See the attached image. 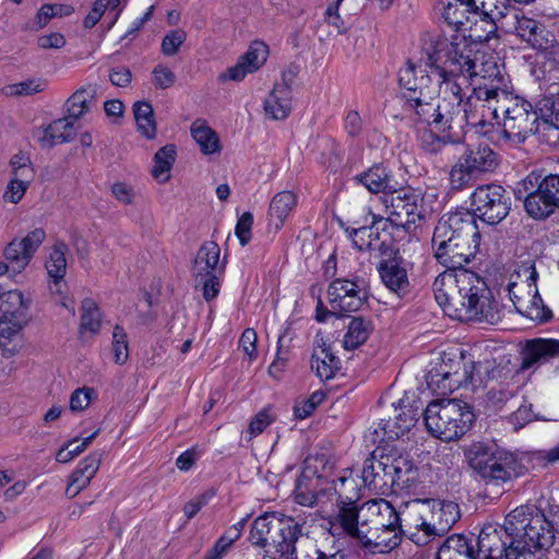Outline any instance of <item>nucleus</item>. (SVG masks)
I'll return each mask as SVG.
<instances>
[{"instance_id": "1", "label": "nucleus", "mask_w": 559, "mask_h": 559, "mask_svg": "<svg viewBox=\"0 0 559 559\" xmlns=\"http://www.w3.org/2000/svg\"><path fill=\"white\" fill-rule=\"evenodd\" d=\"M466 36L437 37L425 49V59L408 60L399 71L404 109L437 131L447 132L463 123L462 102L466 76L462 69L471 62Z\"/></svg>"}, {"instance_id": "2", "label": "nucleus", "mask_w": 559, "mask_h": 559, "mask_svg": "<svg viewBox=\"0 0 559 559\" xmlns=\"http://www.w3.org/2000/svg\"><path fill=\"white\" fill-rule=\"evenodd\" d=\"M466 46L472 50V61L462 69V74L466 76L462 102L463 122L490 136L495 133V126L500 127L498 111L509 80L502 73L497 58L485 51L483 44L466 37Z\"/></svg>"}, {"instance_id": "3", "label": "nucleus", "mask_w": 559, "mask_h": 559, "mask_svg": "<svg viewBox=\"0 0 559 559\" xmlns=\"http://www.w3.org/2000/svg\"><path fill=\"white\" fill-rule=\"evenodd\" d=\"M435 298L444 313L459 321L495 324L502 318V307L484 278L467 270H445L433 282Z\"/></svg>"}, {"instance_id": "4", "label": "nucleus", "mask_w": 559, "mask_h": 559, "mask_svg": "<svg viewBox=\"0 0 559 559\" xmlns=\"http://www.w3.org/2000/svg\"><path fill=\"white\" fill-rule=\"evenodd\" d=\"M479 241L478 226L471 212L448 214L438 222L433 231L435 257L447 270L465 269L464 265L475 258Z\"/></svg>"}, {"instance_id": "5", "label": "nucleus", "mask_w": 559, "mask_h": 559, "mask_svg": "<svg viewBox=\"0 0 559 559\" xmlns=\"http://www.w3.org/2000/svg\"><path fill=\"white\" fill-rule=\"evenodd\" d=\"M523 515L522 509H514L506 516L503 525H484L478 535L476 555L466 538H448L438 551V559H515V554H510L511 540L516 533V522H521Z\"/></svg>"}, {"instance_id": "6", "label": "nucleus", "mask_w": 559, "mask_h": 559, "mask_svg": "<svg viewBox=\"0 0 559 559\" xmlns=\"http://www.w3.org/2000/svg\"><path fill=\"white\" fill-rule=\"evenodd\" d=\"M404 534L416 545L424 546L435 536L448 533L460 520L459 504L450 500L414 499L402 513Z\"/></svg>"}, {"instance_id": "7", "label": "nucleus", "mask_w": 559, "mask_h": 559, "mask_svg": "<svg viewBox=\"0 0 559 559\" xmlns=\"http://www.w3.org/2000/svg\"><path fill=\"white\" fill-rule=\"evenodd\" d=\"M473 407L457 399L430 402L425 411V425L431 436L444 442L461 439L473 426Z\"/></svg>"}, {"instance_id": "8", "label": "nucleus", "mask_w": 559, "mask_h": 559, "mask_svg": "<svg viewBox=\"0 0 559 559\" xmlns=\"http://www.w3.org/2000/svg\"><path fill=\"white\" fill-rule=\"evenodd\" d=\"M503 120L500 127L495 126V133L490 134L491 141L522 143L533 133L540 132V123L537 112L532 110V105L514 96L504 87L501 95V108Z\"/></svg>"}, {"instance_id": "9", "label": "nucleus", "mask_w": 559, "mask_h": 559, "mask_svg": "<svg viewBox=\"0 0 559 559\" xmlns=\"http://www.w3.org/2000/svg\"><path fill=\"white\" fill-rule=\"evenodd\" d=\"M302 534V524L294 518L282 512H265L253 521L250 540L259 547L277 544L282 555H293L295 543Z\"/></svg>"}, {"instance_id": "10", "label": "nucleus", "mask_w": 559, "mask_h": 559, "mask_svg": "<svg viewBox=\"0 0 559 559\" xmlns=\"http://www.w3.org/2000/svg\"><path fill=\"white\" fill-rule=\"evenodd\" d=\"M515 277L508 284V294L516 311L533 321L548 320L550 310L544 306L538 293L535 262L531 259L523 261L515 271Z\"/></svg>"}, {"instance_id": "11", "label": "nucleus", "mask_w": 559, "mask_h": 559, "mask_svg": "<svg viewBox=\"0 0 559 559\" xmlns=\"http://www.w3.org/2000/svg\"><path fill=\"white\" fill-rule=\"evenodd\" d=\"M468 466L487 484L499 485L512 478L513 457L493 442H473L464 449Z\"/></svg>"}, {"instance_id": "12", "label": "nucleus", "mask_w": 559, "mask_h": 559, "mask_svg": "<svg viewBox=\"0 0 559 559\" xmlns=\"http://www.w3.org/2000/svg\"><path fill=\"white\" fill-rule=\"evenodd\" d=\"M518 509H522L524 515L521 522H516L510 554H515V559H534V551L552 544V527L545 514L538 510L525 506Z\"/></svg>"}, {"instance_id": "13", "label": "nucleus", "mask_w": 559, "mask_h": 559, "mask_svg": "<svg viewBox=\"0 0 559 559\" xmlns=\"http://www.w3.org/2000/svg\"><path fill=\"white\" fill-rule=\"evenodd\" d=\"M381 210L371 207L369 215L372 223L382 221L391 225L411 230L423 218L421 199L412 190H396L381 198Z\"/></svg>"}, {"instance_id": "14", "label": "nucleus", "mask_w": 559, "mask_h": 559, "mask_svg": "<svg viewBox=\"0 0 559 559\" xmlns=\"http://www.w3.org/2000/svg\"><path fill=\"white\" fill-rule=\"evenodd\" d=\"M497 166V156L488 146L466 148L453 164L449 180L452 189L462 190L471 186L480 175Z\"/></svg>"}, {"instance_id": "15", "label": "nucleus", "mask_w": 559, "mask_h": 559, "mask_svg": "<svg viewBox=\"0 0 559 559\" xmlns=\"http://www.w3.org/2000/svg\"><path fill=\"white\" fill-rule=\"evenodd\" d=\"M476 366L474 362H464L462 359H442L427 371L426 382L428 388L437 394L444 395L463 385L475 386Z\"/></svg>"}, {"instance_id": "16", "label": "nucleus", "mask_w": 559, "mask_h": 559, "mask_svg": "<svg viewBox=\"0 0 559 559\" xmlns=\"http://www.w3.org/2000/svg\"><path fill=\"white\" fill-rule=\"evenodd\" d=\"M472 205L475 218L478 216L483 222L496 225L509 214L511 200L501 186L486 185L473 192Z\"/></svg>"}, {"instance_id": "17", "label": "nucleus", "mask_w": 559, "mask_h": 559, "mask_svg": "<svg viewBox=\"0 0 559 559\" xmlns=\"http://www.w3.org/2000/svg\"><path fill=\"white\" fill-rule=\"evenodd\" d=\"M46 237L45 229L37 227L22 237H14L4 246L2 257L14 273H22L28 266Z\"/></svg>"}, {"instance_id": "18", "label": "nucleus", "mask_w": 559, "mask_h": 559, "mask_svg": "<svg viewBox=\"0 0 559 559\" xmlns=\"http://www.w3.org/2000/svg\"><path fill=\"white\" fill-rule=\"evenodd\" d=\"M439 5L444 21L457 31L471 29L472 25L477 23V17L486 21L487 17L493 20L504 15L501 10L496 14L493 11L491 14L479 12L475 0H440Z\"/></svg>"}, {"instance_id": "19", "label": "nucleus", "mask_w": 559, "mask_h": 559, "mask_svg": "<svg viewBox=\"0 0 559 559\" xmlns=\"http://www.w3.org/2000/svg\"><path fill=\"white\" fill-rule=\"evenodd\" d=\"M403 510L396 512L393 506L385 499H373L361 504L362 525L369 530H382L383 527H400L404 533L402 520Z\"/></svg>"}, {"instance_id": "20", "label": "nucleus", "mask_w": 559, "mask_h": 559, "mask_svg": "<svg viewBox=\"0 0 559 559\" xmlns=\"http://www.w3.org/2000/svg\"><path fill=\"white\" fill-rule=\"evenodd\" d=\"M388 481L401 489L415 490L424 483V471L407 456L386 455Z\"/></svg>"}, {"instance_id": "21", "label": "nucleus", "mask_w": 559, "mask_h": 559, "mask_svg": "<svg viewBox=\"0 0 559 559\" xmlns=\"http://www.w3.org/2000/svg\"><path fill=\"white\" fill-rule=\"evenodd\" d=\"M328 300L335 312H354L364 302V294L354 281L337 278L328 289Z\"/></svg>"}, {"instance_id": "22", "label": "nucleus", "mask_w": 559, "mask_h": 559, "mask_svg": "<svg viewBox=\"0 0 559 559\" xmlns=\"http://www.w3.org/2000/svg\"><path fill=\"white\" fill-rule=\"evenodd\" d=\"M267 56L269 47L263 41L255 40L251 43L238 62L222 74V79L241 81L247 74L258 71L265 63Z\"/></svg>"}, {"instance_id": "23", "label": "nucleus", "mask_w": 559, "mask_h": 559, "mask_svg": "<svg viewBox=\"0 0 559 559\" xmlns=\"http://www.w3.org/2000/svg\"><path fill=\"white\" fill-rule=\"evenodd\" d=\"M378 272L383 285L399 297L408 293L409 281L405 261L401 257L382 260Z\"/></svg>"}, {"instance_id": "24", "label": "nucleus", "mask_w": 559, "mask_h": 559, "mask_svg": "<svg viewBox=\"0 0 559 559\" xmlns=\"http://www.w3.org/2000/svg\"><path fill=\"white\" fill-rule=\"evenodd\" d=\"M361 506L357 508L356 502L340 503L336 516L330 522L331 533L333 535H348L360 542V531H365L362 525Z\"/></svg>"}, {"instance_id": "25", "label": "nucleus", "mask_w": 559, "mask_h": 559, "mask_svg": "<svg viewBox=\"0 0 559 559\" xmlns=\"http://www.w3.org/2000/svg\"><path fill=\"white\" fill-rule=\"evenodd\" d=\"M559 357V341L555 338H534L526 342L522 352V369H530Z\"/></svg>"}, {"instance_id": "26", "label": "nucleus", "mask_w": 559, "mask_h": 559, "mask_svg": "<svg viewBox=\"0 0 559 559\" xmlns=\"http://www.w3.org/2000/svg\"><path fill=\"white\" fill-rule=\"evenodd\" d=\"M75 135V128L70 118L56 119L49 124L39 127L34 136L44 148H50L55 145L70 142Z\"/></svg>"}, {"instance_id": "27", "label": "nucleus", "mask_w": 559, "mask_h": 559, "mask_svg": "<svg viewBox=\"0 0 559 559\" xmlns=\"http://www.w3.org/2000/svg\"><path fill=\"white\" fill-rule=\"evenodd\" d=\"M323 485L324 480L321 477H310L304 473L295 486V501L308 508L321 507L324 503V498L328 496Z\"/></svg>"}, {"instance_id": "28", "label": "nucleus", "mask_w": 559, "mask_h": 559, "mask_svg": "<svg viewBox=\"0 0 559 559\" xmlns=\"http://www.w3.org/2000/svg\"><path fill=\"white\" fill-rule=\"evenodd\" d=\"M102 462L99 453H92L84 457L69 477L66 495L69 498L76 497L85 489L96 475Z\"/></svg>"}, {"instance_id": "29", "label": "nucleus", "mask_w": 559, "mask_h": 559, "mask_svg": "<svg viewBox=\"0 0 559 559\" xmlns=\"http://www.w3.org/2000/svg\"><path fill=\"white\" fill-rule=\"evenodd\" d=\"M311 357V369L321 380L332 379L340 369V359L331 352L330 345L317 334Z\"/></svg>"}, {"instance_id": "30", "label": "nucleus", "mask_w": 559, "mask_h": 559, "mask_svg": "<svg viewBox=\"0 0 559 559\" xmlns=\"http://www.w3.org/2000/svg\"><path fill=\"white\" fill-rule=\"evenodd\" d=\"M399 406L402 412L395 417V420L393 423L390 420L385 421L382 427H380L381 432L376 430V433L381 441L399 439L404 436L405 432L409 431L416 424L418 419L417 411L412 406L406 405L404 399L399 401Z\"/></svg>"}, {"instance_id": "31", "label": "nucleus", "mask_w": 559, "mask_h": 559, "mask_svg": "<svg viewBox=\"0 0 559 559\" xmlns=\"http://www.w3.org/2000/svg\"><path fill=\"white\" fill-rule=\"evenodd\" d=\"M31 298L20 289L4 290L0 286V317L3 321L25 320Z\"/></svg>"}, {"instance_id": "32", "label": "nucleus", "mask_w": 559, "mask_h": 559, "mask_svg": "<svg viewBox=\"0 0 559 559\" xmlns=\"http://www.w3.org/2000/svg\"><path fill=\"white\" fill-rule=\"evenodd\" d=\"M371 193H384V195L395 192L396 182L394 181L388 168L381 164L370 167L355 178Z\"/></svg>"}, {"instance_id": "33", "label": "nucleus", "mask_w": 559, "mask_h": 559, "mask_svg": "<svg viewBox=\"0 0 559 559\" xmlns=\"http://www.w3.org/2000/svg\"><path fill=\"white\" fill-rule=\"evenodd\" d=\"M400 527H383L382 530L360 531V543L372 551L389 552L394 549L401 542L399 530Z\"/></svg>"}, {"instance_id": "34", "label": "nucleus", "mask_w": 559, "mask_h": 559, "mask_svg": "<svg viewBox=\"0 0 559 559\" xmlns=\"http://www.w3.org/2000/svg\"><path fill=\"white\" fill-rule=\"evenodd\" d=\"M516 34L535 49H547L549 39L548 31L539 22L532 17L515 15Z\"/></svg>"}, {"instance_id": "35", "label": "nucleus", "mask_w": 559, "mask_h": 559, "mask_svg": "<svg viewBox=\"0 0 559 559\" xmlns=\"http://www.w3.org/2000/svg\"><path fill=\"white\" fill-rule=\"evenodd\" d=\"M25 320L2 321L0 324V349L4 357L16 355L24 346Z\"/></svg>"}, {"instance_id": "36", "label": "nucleus", "mask_w": 559, "mask_h": 559, "mask_svg": "<svg viewBox=\"0 0 559 559\" xmlns=\"http://www.w3.org/2000/svg\"><path fill=\"white\" fill-rule=\"evenodd\" d=\"M296 204L297 197L292 191H282L275 194L269 207V225L276 230L281 229Z\"/></svg>"}, {"instance_id": "37", "label": "nucleus", "mask_w": 559, "mask_h": 559, "mask_svg": "<svg viewBox=\"0 0 559 559\" xmlns=\"http://www.w3.org/2000/svg\"><path fill=\"white\" fill-rule=\"evenodd\" d=\"M292 109V91L287 85H275L264 102L267 117L274 120L285 119Z\"/></svg>"}, {"instance_id": "38", "label": "nucleus", "mask_w": 559, "mask_h": 559, "mask_svg": "<svg viewBox=\"0 0 559 559\" xmlns=\"http://www.w3.org/2000/svg\"><path fill=\"white\" fill-rule=\"evenodd\" d=\"M96 94L97 87L91 84L75 91L67 100V118L73 121L88 112L95 105Z\"/></svg>"}, {"instance_id": "39", "label": "nucleus", "mask_w": 559, "mask_h": 559, "mask_svg": "<svg viewBox=\"0 0 559 559\" xmlns=\"http://www.w3.org/2000/svg\"><path fill=\"white\" fill-rule=\"evenodd\" d=\"M221 249L214 241L203 243L198 250L193 271L197 277L214 274L219 267Z\"/></svg>"}, {"instance_id": "40", "label": "nucleus", "mask_w": 559, "mask_h": 559, "mask_svg": "<svg viewBox=\"0 0 559 559\" xmlns=\"http://www.w3.org/2000/svg\"><path fill=\"white\" fill-rule=\"evenodd\" d=\"M384 463H386V455L381 456L380 460L369 457L365 461L361 473V480L365 487L378 490L389 483L388 468L384 466Z\"/></svg>"}, {"instance_id": "41", "label": "nucleus", "mask_w": 559, "mask_h": 559, "mask_svg": "<svg viewBox=\"0 0 559 559\" xmlns=\"http://www.w3.org/2000/svg\"><path fill=\"white\" fill-rule=\"evenodd\" d=\"M176 156L177 150L174 144H167L155 153L151 175L157 182L166 183L170 179V170Z\"/></svg>"}, {"instance_id": "42", "label": "nucleus", "mask_w": 559, "mask_h": 559, "mask_svg": "<svg viewBox=\"0 0 559 559\" xmlns=\"http://www.w3.org/2000/svg\"><path fill=\"white\" fill-rule=\"evenodd\" d=\"M550 197L538 185L524 200V209L527 215L534 219H545L557 209L550 201Z\"/></svg>"}, {"instance_id": "43", "label": "nucleus", "mask_w": 559, "mask_h": 559, "mask_svg": "<svg viewBox=\"0 0 559 559\" xmlns=\"http://www.w3.org/2000/svg\"><path fill=\"white\" fill-rule=\"evenodd\" d=\"M102 326V314L96 301L92 298L83 299L81 304V336H93L97 334Z\"/></svg>"}, {"instance_id": "44", "label": "nucleus", "mask_w": 559, "mask_h": 559, "mask_svg": "<svg viewBox=\"0 0 559 559\" xmlns=\"http://www.w3.org/2000/svg\"><path fill=\"white\" fill-rule=\"evenodd\" d=\"M191 135L203 154L210 155L221 151L219 139L216 132L204 121L197 120L192 123Z\"/></svg>"}, {"instance_id": "45", "label": "nucleus", "mask_w": 559, "mask_h": 559, "mask_svg": "<svg viewBox=\"0 0 559 559\" xmlns=\"http://www.w3.org/2000/svg\"><path fill=\"white\" fill-rule=\"evenodd\" d=\"M537 116L540 130L559 129V94L544 96L537 104Z\"/></svg>"}, {"instance_id": "46", "label": "nucleus", "mask_w": 559, "mask_h": 559, "mask_svg": "<svg viewBox=\"0 0 559 559\" xmlns=\"http://www.w3.org/2000/svg\"><path fill=\"white\" fill-rule=\"evenodd\" d=\"M334 492L338 496L340 503L356 502L359 499L360 486L349 468L343 469L333 481Z\"/></svg>"}, {"instance_id": "47", "label": "nucleus", "mask_w": 559, "mask_h": 559, "mask_svg": "<svg viewBox=\"0 0 559 559\" xmlns=\"http://www.w3.org/2000/svg\"><path fill=\"white\" fill-rule=\"evenodd\" d=\"M372 331L370 321L362 318H353L347 325V331L343 338V345L346 349H355L362 345Z\"/></svg>"}, {"instance_id": "48", "label": "nucleus", "mask_w": 559, "mask_h": 559, "mask_svg": "<svg viewBox=\"0 0 559 559\" xmlns=\"http://www.w3.org/2000/svg\"><path fill=\"white\" fill-rule=\"evenodd\" d=\"M133 116L136 123V130L145 139L153 140L156 136V122L151 104L146 102H136L133 105Z\"/></svg>"}, {"instance_id": "49", "label": "nucleus", "mask_w": 559, "mask_h": 559, "mask_svg": "<svg viewBox=\"0 0 559 559\" xmlns=\"http://www.w3.org/2000/svg\"><path fill=\"white\" fill-rule=\"evenodd\" d=\"M67 246L62 242L53 245L50 249L45 267L49 280L64 278L67 274Z\"/></svg>"}, {"instance_id": "50", "label": "nucleus", "mask_w": 559, "mask_h": 559, "mask_svg": "<svg viewBox=\"0 0 559 559\" xmlns=\"http://www.w3.org/2000/svg\"><path fill=\"white\" fill-rule=\"evenodd\" d=\"M47 87V79L29 78L19 83L9 84L3 91L9 96H32L44 92Z\"/></svg>"}, {"instance_id": "51", "label": "nucleus", "mask_w": 559, "mask_h": 559, "mask_svg": "<svg viewBox=\"0 0 559 559\" xmlns=\"http://www.w3.org/2000/svg\"><path fill=\"white\" fill-rule=\"evenodd\" d=\"M10 178L33 181L35 169L27 153L19 152L9 160Z\"/></svg>"}, {"instance_id": "52", "label": "nucleus", "mask_w": 559, "mask_h": 559, "mask_svg": "<svg viewBox=\"0 0 559 559\" xmlns=\"http://www.w3.org/2000/svg\"><path fill=\"white\" fill-rule=\"evenodd\" d=\"M64 278L49 280L48 288L53 301L66 308L72 316L75 314L74 300L69 293Z\"/></svg>"}, {"instance_id": "53", "label": "nucleus", "mask_w": 559, "mask_h": 559, "mask_svg": "<svg viewBox=\"0 0 559 559\" xmlns=\"http://www.w3.org/2000/svg\"><path fill=\"white\" fill-rule=\"evenodd\" d=\"M376 224L371 222L370 226H362L359 228H354L352 230L347 229L348 236L353 241V245L360 251L371 249L374 245L376 239L378 238V234L373 231V227Z\"/></svg>"}, {"instance_id": "54", "label": "nucleus", "mask_w": 559, "mask_h": 559, "mask_svg": "<svg viewBox=\"0 0 559 559\" xmlns=\"http://www.w3.org/2000/svg\"><path fill=\"white\" fill-rule=\"evenodd\" d=\"M114 360L118 365H123L129 358V347L127 341V333L120 326H115L112 333L111 346Z\"/></svg>"}, {"instance_id": "55", "label": "nucleus", "mask_w": 559, "mask_h": 559, "mask_svg": "<svg viewBox=\"0 0 559 559\" xmlns=\"http://www.w3.org/2000/svg\"><path fill=\"white\" fill-rule=\"evenodd\" d=\"M186 40V31L182 28L171 29L164 36L160 45V51L164 56L171 57L179 51Z\"/></svg>"}, {"instance_id": "56", "label": "nucleus", "mask_w": 559, "mask_h": 559, "mask_svg": "<svg viewBox=\"0 0 559 559\" xmlns=\"http://www.w3.org/2000/svg\"><path fill=\"white\" fill-rule=\"evenodd\" d=\"M97 397L94 388L83 386L74 390L70 395L69 406L72 412L85 411L93 400Z\"/></svg>"}, {"instance_id": "57", "label": "nucleus", "mask_w": 559, "mask_h": 559, "mask_svg": "<svg viewBox=\"0 0 559 559\" xmlns=\"http://www.w3.org/2000/svg\"><path fill=\"white\" fill-rule=\"evenodd\" d=\"M33 181L10 178L3 192V200L11 204H17L24 198Z\"/></svg>"}, {"instance_id": "58", "label": "nucleus", "mask_w": 559, "mask_h": 559, "mask_svg": "<svg viewBox=\"0 0 559 559\" xmlns=\"http://www.w3.org/2000/svg\"><path fill=\"white\" fill-rule=\"evenodd\" d=\"M111 195L123 205H134L136 201V191L134 187L127 181H117L110 186Z\"/></svg>"}, {"instance_id": "59", "label": "nucleus", "mask_w": 559, "mask_h": 559, "mask_svg": "<svg viewBox=\"0 0 559 559\" xmlns=\"http://www.w3.org/2000/svg\"><path fill=\"white\" fill-rule=\"evenodd\" d=\"M176 82L175 72L165 64H157L152 71V83L156 88L167 90Z\"/></svg>"}, {"instance_id": "60", "label": "nucleus", "mask_w": 559, "mask_h": 559, "mask_svg": "<svg viewBox=\"0 0 559 559\" xmlns=\"http://www.w3.org/2000/svg\"><path fill=\"white\" fill-rule=\"evenodd\" d=\"M272 418L266 409L259 412L250 421L248 429L243 433L246 440L250 441L262 433L272 423Z\"/></svg>"}, {"instance_id": "61", "label": "nucleus", "mask_w": 559, "mask_h": 559, "mask_svg": "<svg viewBox=\"0 0 559 559\" xmlns=\"http://www.w3.org/2000/svg\"><path fill=\"white\" fill-rule=\"evenodd\" d=\"M284 343H285V337L284 336H280L278 341H277L276 357H275V359L272 361V364L269 367V373L273 378H280L281 377V373L284 370V367H285V365H286V362L288 361V358H289L288 346H285Z\"/></svg>"}, {"instance_id": "62", "label": "nucleus", "mask_w": 559, "mask_h": 559, "mask_svg": "<svg viewBox=\"0 0 559 559\" xmlns=\"http://www.w3.org/2000/svg\"><path fill=\"white\" fill-rule=\"evenodd\" d=\"M253 225V215L250 212H245L239 218L235 227V234L243 247L251 240V229Z\"/></svg>"}, {"instance_id": "63", "label": "nucleus", "mask_w": 559, "mask_h": 559, "mask_svg": "<svg viewBox=\"0 0 559 559\" xmlns=\"http://www.w3.org/2000/svg\"><path fill=\"white\" fill-rule=\"evenodd\" d=\"M449 135H436L431 131H425L420 136L421 147L428 153L440 152L448 143Z\"/></svg>"}, {"instance_id": "64", "label": "nucleus", "mask_w": 559, "mask_h": 559, "mask_svg": "<svg viewBox=\"0 0 559 559\" xmlns=\"http://www.w3.org/2000/svg\"><path fill=\"white\" fill-rule=\"evenodd\" d=\"M215 495L216 491L214 489H209L188 501L183 507L186 516L192 519Z\"/></svg>"}]
</instances>
